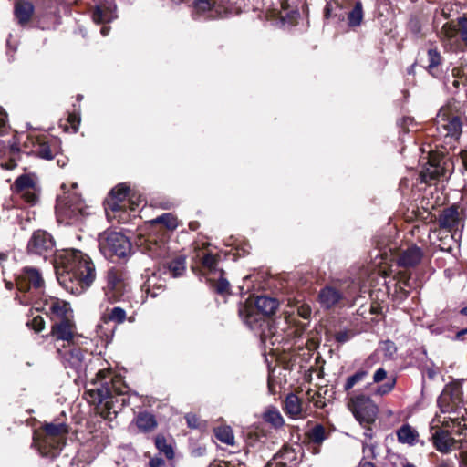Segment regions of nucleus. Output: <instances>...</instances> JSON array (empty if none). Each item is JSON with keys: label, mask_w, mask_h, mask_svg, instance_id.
Segmentation results:
<instances>
[{"label": "nucleus", "mask_w": 467, "mask_h": 467, "mask_svg": "<svg viewBox=\"0 0 467 467\" xmlns=\"http://www.w3.org/2000/svg\"><path fill=\"white\" fill-rule=\"evenodd\" d=\"M68 431L64 423H47L34 433V445L43 457L54 459L59 455Z\"/></svg>", "instance_id": "obj_3"}, {"label": "nucleus", "mask_w": 467, "mask_h": 467, "mask_svg": "<svg viewBox=\"0 0 467 467\" xmlns=\"http://www.w3.org/2000/svg\"><path fill=\"white\" fill-rule=\"evenodd\" d=\"M354 336V333L351 330H340L335 333L334 337L335 340L339 344H344L349 341Z\"/></svg>", "instance_id": "obj_51"}, {"label": "nucleus", "mask_w": 467, "mask_h": 467, "mask_svg": "<svg viewBox=\"0 0 467 467\" xmlns=\"http://www.w3.org/2000/svg\"><path fill=\"white\" fill-rule=\"evenodd\" d=\"M279 306L277 299L266 296H259L254 302V307L261 312L265 317L275 313Z\"/></svg>", "instance_id": "obj_28"}, {"label": "nucleus", "mask_w": 467, "mask_h": 467, "mask_svg": "<svg viewBox=\"0 0 467 467\" xmlns=\"http://www.w3.org/2000/svg\"><path fill=\"white\" fill-rule=\"evenodd\" d=\"M130 286L127 274L121 269L110 268L107 272V285L104 287L109 300L116 302L130 292Z\"/></svg>", "instance_id": "obj_12"}, {"label": "nucleus", "mask_w": 467, "mask_h": 467, "mask_svg": "<svg viewBox=\"0 0 467 467\" xmlns=\"http://www.w3.org/2000/svg\"><path fill=\"white\" fill-rule=\"evenodd\" d=\"M230 0H194L192 16L195 20H210L224 17L229 12Z\"/></svg>", "instance_id": "obj_9"}, {"label": "nucleus", "mask_w": 467, "mask_h": 467, "mask_svg": "<svg viewBox=\"0 0 467 467\" xmlns=\"http://www.w3.org/2000/svg\"><path fill=\"white\" fill-rule=\"evenodd\" d=\"M265 422L271 423L275 427H281L284 424V420L279 410L274 407L269 408L264 414Z\"/></svg>", "instance_id": "obj_43"}, {"label": "nucleus", "mask_w": 467, "mask_h": 467, "mask_svg": "<svg viewBox=\"0 0 467 467\" xmlns=\"http://www.w3.org/2000/svg\"><path fill=\"white\" fill-rule=\"evenodd\" d=\"M215 437L223 443L227 445L234 444V435L229 426L218 427L214 429Z\"/></svg>", "instance_id": "obj_42"}, {"label": "nucleus", "mask_w": 467, "mask_h": 467, "mask_svg": "<svg viewBox=\"0 0 467 467\" xmlns=\"http://www.w3.org/2000/svg\"><path fill=\"white\" fill-rule=\"evenodd\" d=\"M31 325H32V328L36 331V332H40L44 329L45 327V322H44V319L40 317V316H37V317H35L32 321H31Z\"/></svg>", "instance_id": "obj_53"}, {"label": "nucleus", "mask_w": 467, "mask_h": 467, "mask_svg": "<svg viewBox=\"0 0 467 467\" xmlns=\"http://www.w3.org/2000/svg\"><path fill=\"white\" fill-rule=\"evenodd\" d=\"M75 325L71 319L56 320L52 326L51 334L57 340L70 342L75 335Z\"/></svg>", "instance_id": "obj_21"}, {"label": "nucleus", "mask_w": 467, "mask_h": 467, "mask_svg": "<svg viewBox=\"0 0 467 467\" xmlns=\"http://www.w3.org/2000/svg\"><path fill=\"white\" fill-rule=\"evenodd\" d=\"M456 413H447L448 417H445L442 425L448 429H451L456 433H461L463 429L467 428V411L463 409L452 410Z\"/></svg>", "instance_id": "obj_22"}, {"label": "nucleus", "mask_w": 467, "mask_h": 467, "mask_svg": "<svg viewBox=\"0 0 467 467\" xmlns=\"http://www.w3.org/2000/svg\"><path fill=\"white\" fill-rule=\"evenodd\" d=\"M166 265H168L171 276L175 277V266L173 265V261H169Z\"/></svg>", "instance_id": "obj_63"}, {"label": "nucleus", "mask_w": 467, "mask_h": 467, "mask_svg": "<svg viewBox=\"0 0 467 467\" xmlns=\"http://www.w3.org/2000/svg\"><path fill=\"white\" fill-rule=\"evenodd\" d=\"M442 413H456L452 410L463 409L467 411V401L463 400L462 387L459 384L446 385L437 400Z\"/></svg>", "instance_id": "obj_11"}, {"label": "nucleus", "mask_w": 467, "mask_h": 467, "mask_svg": "<svg viewBox=\"0 0 467 467\" xmlns=\"http://www.w3.org/2000/svg\"><path fill=\"white\" fill-rule=\"evenodd\" d=\"M34 13V5L28 2L20 0L15 5V16L20 25L28 23Z\"/></svg>", "instance_id": "obj_30"}, {"label": "nucleus", "mask_w": 467, "mask_h": 467, "mask_svg": "<svg viewBox=\"0 0 467 467\" xmlns=\"http://www.w3.org/2000/svg\"><path fill=\"white\" fill-rule=\"evenodd\" d=\"M128 391V387L123 383L121 378H110L109 381H105L99 388L88 389L87 394L90 400L99 405V413L105 419L109 417L111 410L114 408V399L118 401L116 396H122Z\"/></svg>", "instance_id": "obj_4"}, {"label": "nucleus", "mask_w": 467, "mask_h": 467, "mask_svg": "<svg viewBox=\"0 0 467 467\" xmlns=\"http://www.w3.org/2000/svg\"><path fill=\"white\" fill-rule=\"evenodd\" d=\"M224 271L219 270L218 279L214 280L212 278H207V283L210 287L218 295L225 296L230 294V284L226 278L223 276Z\"/></svg>", "instance_id": "obj_33"}, {"label": "nucleus", "mask_w": 467, "mask_h": 467, "mask_svg": "<svg viewBox=\"0 0 467 467\" xmlns=\"http://www.w3.org/2000/svg\"><path fill=\"white\" fill-rule=\"evenodd\" d=\"M56 269L59 283L74 295L82 294L96 278L93 262L79 250L63 251L56 259Z\"/></svg>", "instance_id": "obj_2"}, {"label": "nucleus", "mask_w": 467, "mask_h": 467, "mask_svg": "<svg viewBox=\"0 0 467 467\" xmlns=\"http://www.w3.org/2000/svg\"><path fill=\"white\" fill-rule=\"evenodd\" d=\"M185 420L188 427L192 429L199 430L200 431H204L207 429V422L200 420L199 418L192 413H189L185 416Z\"/></svg>", "instance_id": "obj_46"}, {"label": "nucleus", "mask_w": 467, "mask_h": 467, "mask_svg": "<svg viewBox=\"0 0 467 467\" xmlns=\"http://www.w3.org/2000/svg\"><path fill=\"white\" fill-rule=\"evenodd\" d=\"M460 467H467V451H462L460 454Z\"/></svg>", "instance_id": "obj_59"}, {"label": "nucleus", "mask_w": 467, "mask_h": 467, "mask_svg": "<svg viewBox=\"0 0 467 467\" xmlns=\"http://www.w3.org/2000/svg\"><path fill=\"white\" fill-rule=\"evenodd\" d=\"M457 32L461 37V39L467 43V18L462 16L459 17L457 20Z\"/></svg>", "instance_id": "obj_50"}, {"label": "nucleus", "mask_w": 467, "mask_h": 467, "mask_svg": "<svg viewBox=\"0 0 467 467\" xmlns=\"http://www.w3.org/2000/svg\"><path fill=\"white\" fill-rule=\"evenodd\" d=\"M428 64L425 66L426 71L435 78L443 77L442 58L437 48H429L427 50Z\"/></svg>", "instance_id": "obj_23"}, {"label": "nucleus", "mask_w": 467, "mask_h": 467, "mask_svg": "<svg viewBox=\"0 0 467 467\" xmlns=\"http://www.w3.org/2000/svg\"><path fill=\"white\" fill-rule=\"evenodd\" d=\"M462 159L465 169L467 170V150L462 152Z\"/></svg>", "instance_id": "obj_64"}, {"label": "nucleus", "mask_w": 467, "mask_h": 467, "mask_svg": "<svg viewBox=\"0 0 467 467\" xmlns=\"http://www.w3.org/2000/svg\"><path fill=\"white\" fill-rule=\"evenodd\" d=\"M115 7L110 6H97L92 13V19L97 24L109 23L113 20L116 16L114 15Z\"/></svg>", "instance_id": "obj_35"}, {"label": "nucleus", "mask_w": 467, "mask_h": 467, "mask_svg": "<svg viewBox=\"0 0 467 467\" xmlns=\"http://www.w3.org/2000/svg\"><path fill=\"white\" fill-rule=\"evenodd\" d=\"M397 440L400 443L414 446L419 441V432L409 423L402 424L396 431Z\"/></svg>", "instance_id": "obj_26"}, {"label": "nucleus", "mask_w": 467, "mask_h": 467, "mask_svg": "<svg viewBox=\"0 0 467 467\" xmlns=\"http://www.w3.org/2000/svg\"><path fill=\"white\" fill-rule=\"evenodd\" d=\"M436 130L446 143L456 142L462 131V119L449 109H441L435 119Z\"/></svg>", "instance_id": "obj_8"}, {"label": "nucleus", "mask_w": 467, "mask_h": 467, "mask_svg": "<svg viewBox=\"0 0 467 467\" xmlns=\"http://www.w3.org/2000/svg\"><path fill=\"white\" fill-rule=\"evenodd\" d=\"M239 316L244 323L254 333L266 337L270 333V324L267 317L251 305H241Z\"/></svg>", "instance_id": "obj_13"}, {"label": "nucleus", "mask_w": 467, "mask_h": 467, "mask_svg": "<svg viewBox=\"0 0 467 467\" xmlns=\"http://www.w3.org/2000/svg\"><path fill=\"white\" fill-rule=\"evenodd\" d=\"M68 197H63L57 199V203L56 206L57 212L58 214H61L67 218H77L78 213L80 212V208L75 204H72L69 201H67Z\"/></svg>", "instance_id": "obj_32"}, {"label": "nucleus", "mask_w": 467, "mask_h": 467, "mask_svg": "<svg viewBox=\"0 0 467 467\" xmlns=\"http://www.w3.org/2000/svg\"><path fill=\"white\" fill-rule=\"evenodd\" d=\"M177 276L181 275L186 269V257L184 255L177 256Z\"/></svg>", "instance_id": "obj_54"}, {"label": "nucleus", "mask_w": 467, "mask_h": 467, "mask_svg": "<svg viewBox=\"0 0 467 467\" xmlns=\"http://www.w3.org/2000/svg\"><path fill=\"white\" fill-rule=\"evenodd\" d=\"M128 194L129 187L125 184H119L111 190L109 195L105 200V212L109 220L116 218L115 213L125 210L128 202Z\"/></svg>", "instance_id": "obj_14"}, {"label": "nucleus", "mask_w": 467, "mask_h": 467, "mask_svg": "<svg viewBox=\"0 0 467 467\" xmlns=\"http://www.w3.org/2000/svg\"><path fill=\"white\" fill-rule=\"evenodd\" d=\"M459 74L458 68H453L451 72V76H447L444 79V85L446 88L451 92L455 93L460 88L461 80L457 78V75Z\"/></svg>", "instance_id": "obj_44"}, {"label": "nucleus", "mask_w": 467, "mask_h": 467, "mask_svg": "<svg viewBox=\"0 0 467 467\" xmlns=\"http://www.w3.org/2000/svg\"><path fill=\"white\" fill-rule=\"evenodd\" d=\"M348 405L361 425H371L375 422L379 408L369 397L364 394L356 395L350 398Z\"/></svg>", "instance_id": "obj_10"}, {"label": "nucleus", "mask_w": 467, "mask_h": 467, "mask_svg": "<svg viewBox=\"0 0 467 467\" xmlns=\"http://www.w3.org/2000/svg\"><path fill=\"white\" fill-rule=\"evenodd\" d=\"M152 223L163 224L166 231H171L175 227L174 218L171 213H163L152 220Z\"/></svg>", "instance_id": "obj_47"}, {"label": "nucleus", "mask_w": 467, "mask_h": 467, "mask_svg": "<svg viewBox=\"0 0 467 467\" xmlns=\"http://www.w3.org/2000/svg\"><path fill=\"white\" fill-rule=\"evenodd\" d=\"M136 424L139 429L144 431H149L156 427V420L150 413H140L136 419Z\"/></svg>", "instance_id": "obj_41"}, {"label": "nucleus", "mask_w": 467, "mask_h": 467, "mask_svg": "<svg viewBox=\"0 0 467 467\" xmlns=\"http://www.w3.org/2000/svg\"><path fill=\"white\" fill-rule=\"evenodd\" d=\"M386 289L389 297L395 303L400 304L408 298L410 285L408 280L389 279L386 282Z\"/></svg>", "instance_id": "obj_19"}, {"label": "nucleus", "mask_w": 467, "mask_h": 467, "mask_svg": "<svg viewBox=\"0 0 467 467\" xmlns=\"http://www.w3.org/2000/svg\"><path fill=\"white\" fill-rule=\"evenodd\" d=\"M343 0H330L324 9L326 19H334L336 22L343 21L346 13L344 12Z\"/></svg>", "instance_id": "obj_29"}, {"label": "nucleus", "mask_w": 467, "mask_h": 467, "mask_svg": "<svg viewBox=\"0 0 467 467\" xmlns=\"http://www.w3.org/2000/svg\"><path fill=\"white\" fill-rule=\"evenodd\" d=\"M99 247L106 258H124L131 252V244L122 234L111 232L99 237Z\"/></svg>", "instance_id": "obj_5"}, {"label": "nucleus", "mask_w": 467, "mask_h": 467, "mask_svg": "<svg viewBox=\"0 0 467 467\" xmlns=\"http://www.w3.org/2000/svg\"><path fill=\"white\" fill-rule=\"evenodd\" d=\"M127 317L126 311L119 307L115 306L111 309H108L102 316L101 319L104 323L113 322L115 324H122Z\"/></svg>", "instance_id": "obj_37"}, {"label": "nucleus", "mask_w": 467, "mask_h": 467, "mask_svg": "<svg viewBox=\"0 0 467 467\" xmlns=\"http://www.w3.org/2000/svg\"><path fill=\"white\" fill-rule=\"evenodd\" d=\"M192 262L200 264L205 274H218L219 270L217 265L219 262V256L212 253L207 252L204 248L194 245L193 251L191 256Z\"/></svg>", "instance_id": "obj_15"}, {"label": "nucleus", "mask_w": 467, "mask_h": 467, "mask_svg": "<svg viewBox=\"0 0 467 467\" xmlns=\"http://www.w3.org/2000/svg\"><path fill=\"white\" fill-rule=\"evenodd\" d=\"M384 379H387V382L379 386L376 393L379 394L381 396L386 395L389 393L396 385V378L387 377V371L383 368H379L376 370V372L373 375V382L374 383H379L383 381Z\"/></svg>", "instance_id": "obj_27"}, {"label": "nucleus", "mask_w": 467, "mask_h": 467, "mask_svg": "<svg viewBox=\"0 0 467 467\" xmlns=\"http://www.w3.org/2000/svg\"><path fill=\"white\" fill-rule=\"evenodd\" d=\"M306 436L311 443L320 445L327 439L328 434L322 424H316L306 432Z\"/></svg>", "instance_id": "obj_39"}, {"label": "nucleus", "mask_w": 467, "mask_h": 467, "mask_svg": "<svg viewBox=\"0 0 467 467\" xmlns=\"http://www.w3.org/2000/svg\"><path fill=\"white\" fill-rule=\"evenodd\" d=\"M298 314L305 319L308 318L311 315V309L309 306H302L298 309Z\"/></svg>", "instance_id": "obj_56"}, {"label": "nucleus", "mask_w": 467, "mask_h": 467, "mask_svg": "<svg viewBox=\"0 0 467 467\" xmlns=\"http://www.w3.org/2000/svg\"><path fill=\"white\" fill-rule=\"evenodd\" d=\"M285 3L284 2L281 3L282 10L279 12V18L284 23L291 24L294 21V19L299 16V14L296 10L287 11L285 7Z\"/></svg>", "instance_id": "obj_49"}, {"label": "nucleus", "mask_w": 467, "mask_h": 467, "mask_svg": "<svg viewBox=\"0 0 467 467\" xmlns=\"http://www.w3.org/2000/svg\"><path fill=\"white\" fill-rule=\"evenodd\" d=\"M16 286L25 293L24 303L29 304L34 297L44 292V279L40 272L34 267H25L16 278Z\"/></svg>", "instance_id": "obj_7"}, {"label": "nucleus", "mask_w": 467, "mask_h": 467, "mask_svg": "<svg viewBox=\"0 0 467 467\" xmlns=\"http://www.w3.org/2000/svg\"><path fill=\"white\" fill-rule=\"evenodd\" d=\"M43 300L44 304L42 308L47 315L50 316L54 322L56 320L72 317L69 305L67 302L56 297L44 298Z\"/></svg>", "instance_id": "obj_17"}, {"label": "nucleus", "mask_w": 467, "mask_h": 467, "mask_svg": "<svg viewBox=\"0 0 467 467\" xmlns=\"http://www.w3.org/2000/svg\"><path fill=\"white\" fill-rule=\"evenodd\" d=\"M68 122L71 124L72 128L74 129V131L78 130V126L79 124V118L76 115L70 114L68 116Z\"/></svg>", "instance_id": "obj_55"}, {"label": "nucleus", "mask_w": 467, "mask_h": 467, "mask_svg": "<svg viewBox=\"0 0 467 467\" xmlns=\"http://www.w3.org/2000/svg\"><path fill=\"white\" fill-rule=\"evenodd\" d=\"M155 444L157 449L161 453H163L168 459L173 458V449L171 445L167 443V441L163 436H157L155 439Z\"/></svg>", "instance_id": "obj_45"}, {"label": "nucleus", "mask_w": 467, "mask_h": 467, "mask_svg": "<svg viewBox=\"0 0 467 467\" xmlns=\"http://www.w3.org/2000/svg\"><path fill=\"white\" fill-rule=\"evenodd\" d=\"M365 428L364 435L366 438L372 439L373 437V431L370 425H362Z\"/></svg>", "instance_id": "obj_62"}, {"label": "nucleus", "mask_w": 467, "mask_h": 467, "mask_svg": "<svg viewBox=\"0 0 467 467\" xmlns=\"http://www.w3.org/2000/svg\"><path fill=\"white\" fill-rule=\"evenodd\" d=\"M1 166L6 170H13L17 166V164L16 161L14 158H11L7 162L1 164Z\"/></svg>", "instance_id": "obj_57"}, {"label": "nucleus", "mask_w": 467, "mask_h": 467, "mask_svg": "<svg viewBox=\"0 0 467 467\" xmlns=\"http://www.w3.org/2000/svg\"><path fill=\"white\" fill-rule=\"evenodd\" d=\"M54 242L52 237L46 232H35L28 242L27 249L31 254H44L52 252Z\"/></svg>", "instance_id": "obj_18"}, {"label": "nucleus", "mask_w": 467, "mask_h": 467, "mask_svg": "<svg viewBox=\"0 0 467 467\" xmlns=\"http://www.w3.org/2000/svg\"><path fill=\"white\" fill-rule=\"evenodd\" d=\"M284 410L291 418H298L302 413V403L300 399L294 393L285 397Z\"/></svg>", "instance_id": "obj_31"}, {"label": "nucleus", "mask_w": 467, "mask_h": 467, "mask_svg": "<svg viewBox=\"0 0 467 467\" xmlns=\"http://www.w3.org/2000/svg\"><path fill=\"white\" fill-rule=\"evenodd\" d=\"M368 375V369L365 368H361L357 370L353 375L347 378L346 382L343 386V389L346 392H348L351 389H353L357 384L365 380V379Z\"/></svg>", "instance_id": "obj_40"}, {"label": "nucleus", "mask_w": 467, "mask_h": 467, "mask_svg": "<svg viewBox=\"0 0 467 467\" xmlns=\"http://www.w3.org/2000/svg\"><path fill=\"white\" fill-rule=\"evenodd\" d=\"M140 245H144L145 249L148 250L151 256L169 258L172 251L167 241L164 239L158 240L157 238L150 236L144 241L140 242Z\"/></svg>", "instance_id": "obj_20"}, {"label": "nucleus", "mask_w": 467, "mask_h": 467, "mask_svg": "<svg viewBox=\"0 0 467 467\" xmlns=\"http://www.w3.org/2000/svg\"><path fill=\"white\" fill-rule=\"evenodd\" d=\"M6 125V114L4 112L3 109L0 108V130L5 128Z\"/></svg>", "instance_id": "obj_61"}, {"label": "nucleus", "mask_w": 467, "mask_h": 467, "mask_svg": "<svg viewBox=\"0 0 467 467\" xmlns=\"http://www.w3.org/2000/svg\"><path fill=\"white\" fill-rule=\"evenodd\" d=\"M56 269L59 283L74 295L82 294L96 278L93 262L79 250L63 251L56 259Z\"/></svg>", "instance_id": "obj_1"}, {"label": "nucleus", "mask_w": 467, "mask_h": 467, "mask_svg": "<svg viewBox=\"0 0 467 467\" xmlns=\"http://www.w3.org/2000/svg\"><path fill=\"white\" fill-rule=\"evenodd\" d=\"M36 154L42 159L52 160L55 157L56 152H54L48 143H41L36 150Z\"/></svg>", "instance_id": "obj_48"}, {"label": "nucleus", "mask_w": 467, "mask_h": 467, "mask_svg": "<svg viewBox=\"0 0 467 467\" xmlns=\"http://www.w3.org/2000/svg\"><path fill=\"white\" fill-rule=\"evenodd\" d=\"M423 256L421 249L418 246H411L403 251L398 259V264L403 267H411L418 265Z\"/></svg>", "instance_id": "obj_25"}, {"label": "nucleus", "mask_w": 467, "mask_h": 467, "mask_svg": "<svg viewBox=\"0 0 467 467\" xmlns=\"http://www.w3.org/2000/svg\"><path fill=\"white\" fill-rule=\"evenodd\" d=\"M436 467H455V465L451 460H442L437 464Z\"/></svg>", "instance_id": "obj_60"}, {"label": "nucleus", "mask_w": 467, "mask_h": 467, "mask_svg": "<svg viewBox=\"0 0 467 467\" xmlns=\"http://www.w3.org/2000/svg\"><path fill=\"white\" fill-rule=\"evenodd\" d=\"M464 221L465 214L462 209L460 211L455 205L443 209L438 217L439 234L441 232L448 233L452 241L459 242L462 236Z\"/></svg>", "instance_id": "obj_6"}, {"label": "nucleus", "mask_w": 467, "mask_h": 467, "mask_svg": "<svg viewBox=\"0 0 467 467\" xmlns=\"http://www.w3.org/2000/svg\"><path fill=\"white\" fill-rule=\"evenodd\" d=\"M15 191L23 198L26 202L35 204L37 201L36 195V183L29 174H23L19 176L14 183Z\"/></svg>", "instance_id": "obj_16"}, {"label": "nucleus", "mask_w": 467, "mask_h": 467, "mask_svg": "<svg viewBox=\"0 0 467 467\" xmlns=\"http://www.w3.org/2000/svg\"><path fill=\"white\" fill-rule=\"evenodd\" d=\"M190 452L193 457H202L206 452V447L199 442L192 443L190 445Z\"/></svg>", "instance_id": "obj_52"}, {"label": "nucleus", "mask_w": 467, "mask_h": 467, "mask_svg": "<svg viewBox=\"0 0 467 467\" xmlns=\"http://www.w3.org/2000/svg\"><path fill=\"white\" fill-rule=\"evenodd\" d=\"M432 439L435 448L443 453L448 452L452 445V439L444 431H436Z\"/></svg>", "instance_id": "obj_34"}, {"label": "nucleus", "mask_w": 467, "mask_h": 467, "mask_svg": "<svg viewBox=\"0 0 467 467\" xmlns=\"http://www.w3.org/2000/svg\"><path fill=\"white\" fill-rule=\"evenodd\" d=\"M164 464V462L161 458H153L150 461V467H161Z\"/></svg>", "instance_id": "obj_58"}, {"label": "nucleus", "mask_w": 467, "mask_h": 467, "mask_svg": "<svg viewBox=\"0 0 467 467\" xmlns=\"http://www.w3.org/2000/svg\"><path fill=\"white\" fill-rule=\"evenodd\" d=\"M342 297L343 294L330 285L323 287L318 293V302L326 309L335 306Z\"/></svg>", "instance_id": "obj_24"}, {"label": "nucleus", "mask_w": 467, "mask_h": 467, "mask_svg": "<svg viewBox=\"0 0 467 467\" xmlns=\"http://www.w3.org/2000/svg\"><path fill=\"white\" fill-rule=\"evenodd\" d=\"M65 363L78 370L81 368L84 361V353L80 348H74L65 354Z\"/></svg>", "instance_id": "obj_36"}, {"label": "nucleus", "mask_w": 467, "mask_h": 467, "mask_svg": "<svg viewBox=\"0 0 467 467\" xmlns=\"http://www.w3.org/2000/svg\"><path fill=\"white\" fill-rule=\"evenodd\" d=\"M348 25L349 27L359 26L363 21L364 13L360 0H357L354 7L348 13Z\"/></svg>", "instance_id": "obj_38"}]
</instances>
